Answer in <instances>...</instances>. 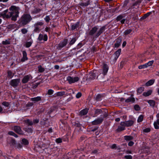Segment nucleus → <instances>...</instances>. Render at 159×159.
<instances>
[{
    "mask_svg": "<svg viewBox=\"0 0 159 159\" xmlns=\"http://www.w3.org/2000/svg\"><path fill=\"white\" fill-rule=\"evenodd\" d=\"M54 68L56 69H58L59 68V66L58 65H55L54 66Z\"/></svg>",
    "mask_w": 159,
    "mask_h": 159,
    "instance_id": "774afa93",
    "label": "nucleus"
},
{
    "mask_svg": "<svg viewBox=\"0 0 159 159\" xmlns=\"http://www.w3.org/2000/svg\"><path fill=\"white\" fill-rule=\"evenodd\" d=\"M154 62L153 61H149L148 63L145 64L146 65V66H147V67H148L151 66L152 65L153 62Z\"/></svg>",
    "mask_w": 159,
    "mask_h": 159,
    "instance_id": "f704fd0d",
    "label": "nucleus"
},
{
    "mask_svg": "<svg viewBox=\"0 0 159 159\" xmlns=\"http://www.w3.org/2000/svg\"><path fill=\"white\" fill-rule=\"evenodd\" d=\"M22 143L24 145H27L29 143L28 140L25 139H22Z\"/></svg>",
    "mask_w": 159,
    "mask_h": 159,
    "instance_id": "4c0bfd02",
    "label": "nucleus"
},
{
    "mask_svg": "<svg viewBox=\"0 0 159 159\" xmlns=\"http://www.w3.org/2000/svg\"><path fill=\"white\" fill-rule=\"evenodd\" d=\"M97 28L96 27H94L89 32V34L91 35H93L94 34H95L97 31Z\"/></svg>",
    "mask_w": 159,
    "mask_h": 159,
    "instance_id": "f3484780",
    "label": "nucleus"
},
{
    "mask_svg": "<svg viewBox=\"0 0 159 159\" xmlns=\"http://www.w3.org/2000/svg\"><path fill=\"white\" fill-rule=\"evenodd\" d=\"M153 125L154 128L156 129H159V119H157L156 121L154 122Z\"/></svg>",
    "mask_w": 159,
    "mask_h": 159,
    "instance_id": "4468645a",
    "label": "nucleus"
},
{
    "mask_svg": "<svg viewBox=\"0 0 159 159\" xmlns=\"http://www.w3.org/2000/svg\"><path fill=\"white\" fill-rule=\"evenodd\" d=\"M148 102L151 106L153 107L155 105V102L153 100H149L148 101Z\"/></svg>",
    "mask_w": 159,
    "mask_h": 159,
    "instance_id": "473e14b6",
    "label": "nucleus"
},
{
    "mask_svg": "<svg viewBox=\"0 0 159 159\" xmlns=\"http://www.w3.org/2000/svg\"><path fill=\"white\" fill-rule=\"evenodd\" d=\"M116 144H114L110 146V148L111 149H114L116 148Z\"/></svg>",
    "mask_w": 159,
    "mask_h": 159,
    "instance_id": "0e129e2a",
    "label": "nucleus"
},
{
    "mask_svg": "<svg viewBox=\"0 0 159 159\" xmlns=\"http://www.w3.org/2000/svg\"><path fill=\"white\" fill-rule=\"evenodd\" d=\"M134 109L137 111L139 110L140 109V108L139 105H136L134 106Z\"/></svg>",
    "mask_w": 159,
    "mask_h": 159,
    "instance_id": "5fc2aeb1",
    "label": "nucleus"
},
{
    "mask_svg": "<svg viewBox=\"0 0 159 159\" xmlns=\"http://www.w3.org/2000/svg\"><path fill=\"white\" fill-rule=\"evenodd\" d=\"M102 111L100 109H97L95 111V113L97 115H99L102 113Z\"/></svg>",
    "mask_w": 159,
    "mask_h": 159,
    "instance_id": "c03bdc74",
    "label": "nucleus"
},
{
    "mask_svg": "<svg viewBox=\"0 0 159 159\" xmlns=\"http://www.w3.org/2000/svg\"><path fill=\"white\" fill-rule=\"evenodd\" d=\"M32 18L30 15H24L20 18V24L25 25L30 22Z\"/></svg>",
    "mask_w": 159,
    "mask_h": 159,
    "instance_id": "f03ea898",
    "label": "nucleus"
},
{
    "mask_svg": "<svg viewBox=\"0 0 159 159\" xmlns=\"http://www.w3.org/2000/svg\"><path fill=\"white\" fill-rule=\"evenodd\" d=\"M2 43L3 44H4V45L9 44L10 43V42L9 40L7 39V40H6L5 41H3L2 42Z\"/></svg>",
    "mask_w": 159,
    "mask_h": 159,
    "instance_id": "e433bc0d",
    "label": "nucleus"
},
{
    "mask_svg": "<svg viewBox=\"0 0 159 159\" xmlns=\"http://www.w3.org/2000/svg\"><path fill=\"white\" fill-rule=\"evenodd\" d=\"M79 24V22H77L75 24L71 25V29L73 30H75L78 27Z\"/></svg>",
    "mask_w": 159,
    "mask_h": 159,
    "instance_id": "5701e85b",
    "label": "nucleus"
},
{
    "mask_svg": "<svg viewBox=\"0 0 159 159\" xmlns=\"http://www.w3.org/2000/svg\"><path fill=\"white\" fill-rule=\"evenodd\" d=\"M134 120H129L124 122H121L120 123V125H124L125 126L129 127L132 126L134 123Z\"/></svg>",
    "mask_w": 159,
    "mask_h": 159,
    "instance_id": "39448f33",
    "label": "nucleus"
},
{
    "mask_svg": "<svg viewBox=\"0 0 159 159\" xmlns=\"http://www.w3.org/2000/svg\"><path fill=\"white\" fill-rule=\"evenodd\" d=\"M125 140L127 141H129L133 139V137L131 136H125L124 137Z\"/></svg>",
    "mask_w": 159,
    "mask_h": 159,
    "instance_id": "c85d7f7f",
    "label": "nucleus"
},
{
    "mask_svg": "<svg viewBox=\"0 0 159 159\" xmlns=\"http://www.w3.org/2000/svg\"><path fill=\"white\" fill-rule=\"evenodd\" d=\"M8 76L10 78H11L13 76L14 74L11 71H8L7 72Z\"/></svg>",
    "mask_w": 159,
    "mask_h": 159,
    "instance_id": "c9c22d12",
    "label": "nucleus"
},
{
    "mask_svg": "<svg viewBox=\"0 0 159 159\" xmlns=\"http://www.w3.org/2000/svg\"><path fill=\"white\" fill-rule=\"evenodd\" d=\"M89 5V3L88 2H85V3H82L80 4V5L82 6H86Z\"/></svg>",
    "mask_w": 159,
    "mask_h": 159,
    "instance_id": "052dcab7",
    "label": "nucleus"
},
{
    "mask_svg": "<svg viewBox=\"0 0 159 159\" xmlns=\"http://www.w3.org/2000/svg\"><path fill=\"white\" fill-rule=\"evenodd\" d=\"M104 29L103 27H102L97 32L96 34V36H98L103 31Z\"/></svg>",
    "mask_w": 159,
    "mask_h": 159,
    "instance_id": "412c9836",
    "label": "nucleus"
},
{
    "mask_svg": "<svg viewBox=\"0 0 159 159\" xmlns=\"http://www.w3.org/2000/svg\"><path fill=\"white\" fill-rule=\"evenodd\" d=\"M20 81L19 79H14L12 80L10 82V84L13 87L17 86Z\"/></svg>",
    "mask_w": 159,
    "mask_h": 159,
    "instance_id": "1a4fd4ad",
    "label": "nucleus"
},
{
    "mask_svg": "<svg viewBox=\"0 0 159 159\" xmlns=\"http://www.w3.org/2000/svg\"><path fill=\"white\" fill-rule=\"evenodd\" d=\"M22 55L23 57L21 60V61L24 62L27 61L28 59V58L27 57V53L25 51H22Z\"/></svg>",
    "mask_w": 159,
    "mask_h": 159,
    "instance_id": "9b49d317",
    "label": "nucleus"
},
{
    "mask_svg": "<svg viewBox=\"0 0 159 159\" xmlns=\"http://www.w3.org/2000/svg\"><path fill=\"white\" fill-rule=\"evenodd\" d=\"M125 158L126 159H132V157L130 155H126L125 156Z\"/></svg>",
    "mask_w": 159,
    "mask_h": 159,
    "instance_id": "864d4df0",
    "label": "nucleus"
},
{
    "mask_svg": "<svg viewBox=\"0 0 159 159\" xmlns=\"http://www.w3.org/2000/svg\"><path fill=\"white\" fill-rule=\"evenodd\" d=\"M54 91L52 89H50L48 90V93L49 95H52Z\"/></svg>",
    "mask_w": 159,
    "mask_h": 159,
    "instance_id": "8fccbe9b",
    "label": "nucleus"
},
{
    "mask_svg": "<svg viewBox=\"0 0 159 159\" xmlns=\"http://www.w3.org/2000/svg\"><path fill=\"white\" fill-rule=\"evenodd\" d=\"M89 75V78L91 80H93L95 79L96 76V75L95 73L93 72L90 73Z\"/></svg>",
    "mask_w": 159,
    "mask_h": 159,
    "instance_id": "4be33fe9",
    "label": "nucleus"
},
{
    "mask_svg": "<svg viewBox=\"0 0 159 159\" xmlns=\"http://www.w3.org/2000/svg\"><path fill=\"white\" fill-rule=\"evenodd\" d=\"M122 18H123L122 16L121 15H120L118 16L116 18V20L117 21H119V20H121L122 19Z\"/></svg>",
    "mask_w": 159,
    "mask_h": 159,
    "instance_id": "603ef678",
    "label": "nucleus"
},
{
    "mask_svg": "<svg viewBox=\"0 0 159 159\" xmlns=\"http://www.w3.org/2000/svg\"><path fill=\"white\" fill-rule=\"evenodd\" d=\"M146 68H147V66H146L145 64L143 65H140L138 67V68L139 69H144Z\"/></svg>",
    "mask_w": 159,
    "mask_h": 159,
    "instance_id": "a19ab883",
    "label": "nucleus"
},
{
    "mask_svg": "<svg viewBox=\"0 0 159 159\" xmlns=\"http://www.w3.org/2000/svg\"><path fill=\"white\" fill-rule=\"evenodd\" d=\"M150 131V129L149 128L145 129L143 130V131L146 133L149 132Z\"/></svg>",
    "mask_w": 159,
    "mask_h": 159,
    "instance_id": "680f3d73",
    "label": "nucleus"
},
{
    "mask_svg": "<svg viewBox=\"0 0 159 159\" xmlns=\"http://www.w3.org/2000/svg\"><path fill=\"white\" fill-rule=\"evenodd\" d=\"M2 104L6 107H8L10 105L9 103L6 102H3L2 103Z\"/></svg>",
    "mask_w": 159,
    "mask_h": 159,
    "instance_id": "ea45409f",
    "label": "nucleus"
},
{
    "mask_svg": "<svg viewBox=\"0 0 159 159\" xmlns=\"http://www.w3.org/2000/svg\"><path fill=\"white\" fill-rule=\"evenodd\" d=\"M43 39L44 41H47L48 39V36L46 34H45L43 36Z\"/></svg>",
    "mask_w": 159,
    "mask_h": 159,
    "instance_id": "13d9d810",
    "label": "nucleus"
},
{
    "mask_svg": "<svg viewBox=\"0 0 159 159\" xmlns=\"http://www.w3.org/2000/svg\"><path fill=\"white\" fill-rule=\"evenodd\" d=\"M16 143V141L14 139H12L11 140V143L12 145H14Z\"/></svg>",
    "mask_w": 159,
    "mask_h": 159,
    "instance_id": "e2e57ef3",
    "label": "nucleus"
},
{
    "mask_svg": "<svg viewBox=\"0 0 159 159\" xmlns=\"http://www.w3.org/2000/svg\"><path fill=\"white\" fill-rule=\"evenodd\" d=\"M144 118V116L142 115H140L138 117L137 119L138 123L141 122L143 121Z\"/></svg>",
    "mask_w": 159,
    "mask_h": 159,
    "instance_id": "bb28decb",
    "label": "nucleus"
},
{
    "mask_svg": "<svg viewBox=\"0 0 159 159\" xmlns=\"http://www.w3.org/2000/svg\"><path fill=\"white\" fill-rule=\"evenodd\" d=\"M20 8L18 7L12 6L9 8V11L8 14L7 13V18H9L11 17V19L14 21L17 20V18L19 16Z\"/></svg>",
    "mask_w": 159,
    "mask_h": 159,
    "instance_id": "f257e3e1",
    "label": "nucleus"
},
{
    "mask_svg": "<svg viewBox=\"0 0 159 159\" xmlns=\"http://www.w3.org/2000/svg\"><path fill=\"white\" fill-rule=\"evenodd\" d=\"M8 11V10L7 9L0 13V17H2L4 18H7V13Z\"/></svg>",
    "mask_w": 159,
    "mask_h": 159,
    "instance_id": "ddd939ff",
    "label": "nucleus"
},
{
    "mask_svg": "<svg viewBox=\"0 0 159 159\" xmlns=\"http://www.w3.org/2000/svg\"><path fill=\"white\" fill-rule=\"evenodd\" d=\"M144 90V88L140 87L137 90V92L138 94H140Z\"/></svg>",
    "mask_w": 159,
    "mask_h": 159,
    "instance_id": "7c9ffc66",
    "label": "nucleus"
},
{
    "mask_svg": "<svg viewBox=\"0 0 159 159\" xmlns=\"http://www.w3.org/2000/svg\"><path fill=\"white\" fill-rule=\"evenodd\" d=\"M76 41V39L75 38H73L70 42V45H73L75 42Z\"/></svg>",
    "mask_w": 159,
    "mask_h": 159,
    "instance_id": "79ce46f5",
    "label": "nucleus"
},
{
    "mask_svg": "<svg viewBox=\"0 0 159 159\" xmlns=\"http://www.w3.org/2000/svg\"><path fill=\"white\" fill-rule=\"evenodd\" d=\"M102 119L101 118H98L92 121V124L93 125H97L102 123Z\"/></svg>",
    "mask_w": 159,
    "mask_h": 159,
    "instance_id": "f8f14e48",
    "label": "nucleus"
},
{
    "mask_svg": "<svg viewBox=\"0 0 159 159\" xmlns=\"http://www.w3.org/2000/svg\"><path fill=\"white\" fill-rule=\"evenodd\" d=\"M135 101L134 98L132 96L130 97L125 100V102H131L133 103Z\"/></svg>",
    "mask_w": 159,
    "mask_h": 159,
    "instance_id": "2eb2a0df",
    "label": "nucleus"
},
{
    "mask_svg": "<svg viewBox=\"0 0 159 159\" xmlns=\"http://www.w3.org/2000/svg\"><path fill=\"white\" fill-rule=\"evenodd\" d=\"M32 43L33 42L31 41L26 42L25 43V47L26 48H29L31 45Z\"/></svg>",
    "mask_w": 159,
    "mask_h": 159,
    "instance_id": "2f4dec72",
    "label": "nucleus"
},
{
    "mask_svg": "<svg viewBox=\"0 0 159 159\" xmlns=\"http://www.w3.org/2000/svg\"><path fill=\"white\" fill-rule=\"evenodd\" d=\"M32 78V77L30 75H26L23 77L22 80V82L23 83H26L29 81L30 79Z\"/></svg>",
    "mask_w": 159,
    "mask_h": 159,
    "instance_id": "9d476101",
    "label": "nucleus"
},
{
    "mask_svg": "<svg viewBox=\"0 0 159 159\" xmlns=\"http://www.w3.org/2000/svg\"><path fill=\"white\" fill-rule=\"evenodd\" d=\"M150 13H151V12H150L147 13L144 15V16L143 17V18H146L147 17H148V16H149L150 15Z\"/></svg>",
    "mask_w": 159,
    "mask_h": 159,
    "instance_id": "bf43d9fd",
    "label": "nucleus"
},
{
    "mask_svg": "<svg viewBox=\"0 0 159 159\" xmlns=\"http://www.w3.org/2000/svg\"><path fill=\"white\" fill-rule=\"evenodd\" d=\"M132 31V30L130 29L126 30L124 32L125 34L126 35L130 34Z\"/></svg>",
    "mask_w": 159,
    "mask_h": 159,
    "instance_id": "37998d69",
    "label": "nucleus"
},
{
    "mask_svg": "<svg viewBox=\"0 0 159 159\" xmlns=\"http://www.w3.org/2000/svg\"><path fill=\"white\" fill-rule=\"evenodd\" d=\"M102 97V95L100 94H98L96 96V98L97 100H100Z\"/></svg>",
    "mask_w": 159,
    "mask_h": 159,
    "instance_id": "58836bf2",
    "label": "nucleus"
},
{
    "mask_svg": "<svg viewBox=\"0 0 159 159\" xmlns=\"http://www.w3.org/2000/svg\"><path fill=\"white\" fill-rule=\"evenodd\" d=\"M66 80L70 84H71L78 81L79 80V78L77 76L72 77L68 76L67 77Z\"/></svg>",
    "mask_w": 159,
    "mask_h": 159,
    "instance_id": "20e7f679",
    "label": "nucleus"
},
{
    "mask_svg": "<svg viewBox=\"0 0 159 159\" xmlns=\"http://www.w3.org/2000/svg\"><path fill=\"white\" fill-rule=\"evenodd\" d=\"M27 30L26 29L24 28L21 30V32L23 34H25L27 32Z\"/></svg>",
    "mask_w": 159,
    "mask_h": 159,
    "instance_id": "de8ad7c7",
    "label": "nucleus"
},
{
    "mask_svg": "<svg viewBox=\"0 0 159 159\" xmlns=\"http://www.w3.org/2000/svg\"><path fill=\"white\" fill-rule=\"evenodd\" d=\"M56 141L57 143H59L62 142V140L61 138H59L56 140Z\"/></svg>",
    "mask_w": 159,
    "mask_h": 159,
    "instance_id": "4d7b16f0",
    "label": "nucleus"
},
{
    "mask_svg": "<svg viewBox=\"0 0 159 159\" xmlns=\"http://www.w3.org/2000/svg\"><path fill=\"white\" fill-rule=\"evenodd\" d=\"M13 129L16 133L20 134H23L24 133L23 131H22L20 127L18 126H15L13 128Z\"/></svg>",
    "mask_w": 159,
    "mask_h": 159,
    "instance_id": "6e6552de",
    "label": "nucleus"
},
{
    "mask_svg": "<svg viewBox=\"0 0 159 159\" xmlns=\"http://www.w3.org/2000/svg\"><path fill=\"white\" fill-rule=\"evenodd\" d=\"M39 120L38 119L34 120L33 121V122L34 123H37L39 122Z\"/></svg>",
    "mask_w": 159,
    "mask_h": 159,
    "instance_id": "338daca9",
    "label": "nucleus"
},
{
    "mask_svg": "<svg viewBox=\"0 0 159 159\" xmlns=\"http://www.w3.org/2000/svg\"><path fill=\"white\" fill-rule=\"evenodd\" d=\"M88 112V110L87 109H84L80 111V114L82 115H85L87 114Z\"/></svg>",
    "mask_w": 159,
    "mask_h": 159,
    "instance_id": "393cba45",
    "label": "nucleus"
},
{
    "mask_svg": "<svg viewBox=\"0 0 159 159\" xmlns=\"http://www.w3.org/2000/svg\"><path fill=\"white\" fill-rule=\"evenodd\" d=\"M125 126L124 125H120V126H119L117 129V131H120L124 130L125 129Z\"/></svg>",
    "mask_w": 159,
    "mask_h": 159,
    "instance_id": "a878e982",
    "label": "nucleus"
},
{
    "mask_svg": "<svg viewBox=\"0 0 159 159\" xmlns=\"http://www.w3.org/2000/svg\"><path fill=\"white\" fill-rule=\"evenodd\" d=\"M41 11V10L39 8H35L32 11V12L33 14L37 13Z\"/></svg>",
    "mask_w": 159,
    "mask_h": 159,
    "instance_id": "c756f323",
    "label": "nucleus"
},
{
    "mask_svg": "<svg viewBox=\"0 0 159 159\" xmlns=\"http://www.w3.org/2000/svg\"><path fill=\"white\" fill-rule=\"evenodd\" d=\"M108 69L107 65L105 64H104L103 65V72L102 73L104 75H105L107 73Z\"/></svg>",
    "mask_w": 159,
    "mask_h": 159,
    "instance_id": "dca6fc26",
    "label": "nucleus"
},
{
    "mask_svg": "<svg viewBox=\"0 0 159 159\" xmlns=\"http://www.w3.org/2000/svg\"><path fill=\"white\" fill-rule=\"evenodd\" d=\"M154 80H151L148 81L146 84V85L147 86H149L152 85L154 82Z\"/></svg>",
    "mask_w": 159,
    "mask_h": 159,
    "instance_id": "b1692460",
    "label": "nucleus"
},
{
    "mask_svg": "<svg viewBox=\"0 0 159 159\" xmlns=\"http://www.w3.org/2000/svg\"><path fill=\"white\" fill-rule=\"evenodd\" d=\"M81 93L80 92L78 93L76 95V97L77 98H79L81 96Z\"/></svg>",
    "mask_w": 159,
    "mask_h": 159,
    "instance_id": "6e6d98bb",
    "label": "nucleus"
},
{
    "mask_svg": "<svg viewBox=\"0 0 159 159\" xmlns=\"http://www.w3.org/2000/svg\"><path fill=\"white\" fill-rule=\"evenodd\" d=\"M39 71L40 72H42L44 71V68L42 67L41 66L38 67Z\"/></svg>",
    "mask_w": 159,
    "mask_h": 159,
    "instance_id": "a18cd8bd",
    "label": "nucleus"
},
{
    "mask_svg": "<svg viewBox=\"0 0 159 159\" xmlns=\"http://www.w3.org/2000/svg\"><path fill=\"white\" fill-rule=\"evenodd\" d=\"M134 144V143L132 141H130L128 144V145L129 146H132Z\"/></svg>",
    "mask_w": 159,
    "mask_h": 159,
    "instance_id": "69168bd1",
    "label": "nucleus"
},
{
    "mask_svg": "<svg viewBox=\"0 0 159 159\" xmlns=\"http://www.w3.org/2000/svg\"><path fill=\"white\" fill-rule=\"evenodd\" d=\"M68 42V40L66 39H65L63 41L61 42L60 43L57 45V48L59 49H61L65 46Z\"/></svg>",
    "mask_w": 159,
    "mask_h": 159,
    "instance_id": "0eeeda50",
    "label": "nucleus"
},
{
    "mask_svg": "<svg viewBox=\"0 0 159 159\" xmlns=\"http://www.w3.org/2000/svg\"><path fill=\"white\" fill-rule=\"evenodd\" d=\"M25 122L27 123L29 125H30L33 124V123L32 121L30 120H25Z\"/></svg>",
    "mask_w": 159,
    "mask_h": 159,
    "instance_id": "3c124183",
    "label": "nucleus"
},
{
    "mask_svg": "<svg viewBox=\"0 0 159 159\" xmlns=\"http://www.w3.org/2000/svg\"><path fill=\"white\" fill-rule=\"evenodd\" d=\"M121 42V40L120 39H116V42L114 46L115 48H118L120 45Z\"/></svg>",
    "mask_w": 159,
    "mask_h": 159,
    "instance_id": "a211bd4d",
    "label": "nucleus"
},
{
    "mask_svg": "<svg viewBox=\"0 0 159 159\" xmlns=\"http://www.w3.org/2000/svg\"><path fill=\"white\" fill-rule=\"evenodd\" d=\"M8 134L10 135L13 136L15 137H17L18 136L17 134H15L14 132L12 131H9L8 132Z\"/></svg>",
    "mask_w": 159,
    "mask_h": 159,
    "instance_id": "72a5a7b5",
    "label": "nucleus"
},
{
    "mask_svg": "<svg viewBox=\"0 0 159 159\" xmlns=\"http://www.w3.org/2000/svg\"><path fill=\"white\" fill-rule=\"evenodd\" d=\"M41 99V97L38 96L35 98H30L31 101L34 102H38Z\"/></svg>",
    "mask_w": 159,
    "mask_h": 159,
    "instance_id": "aec40b11",
    "label": "nucleus"
},
{
    "mask_svg": "<svg viewBox=\"0 0 159 159\" xmlns=\"http://www.w3.org/2000/svg\"><path fill=\"white\" fill-rule=\"evenodd\" d=\"M152 90H150L147 92H144L143 94V95L145 97H147L150 95L152 94Z\"/></svg>",
    "mask_w": 159,
    "mask_h": 159,
    "instance_id": "6ab92c4d",
    "label": "nucleus"
},
{
    "mask_svg": "<svg viewBox=\"0 0 159 159\" xmlns=\"http://www.w3.org/2000/svg\"><path fill=\"white\" fill-rule=\"evenodd\" d=\"M43 24V22L38 21L35 23L34 25V32L39 33L40 31V26H42Z\"/></svg>",
    "mask_w": 159,
    "mask_h": 159,
    "instance_id": "7ed1b4c3",
    "label": "nucleus"
},
{
    "mask_svg": "<svg viewBox=\"0 0 159 159\" xmlns=\"http://www.w3.org/2000/svg\"><path fill=\"white\" fill-rule=\"evenodd\" d=\"M121 52V49H118L116 52L112 55L111 58V59L114 61H116L119 57Z\"/></svg>",
    "mask_w": 159,
    "mask_h": 159,
    "instance_id": "423d86ee",
    "label": "nucleus"
},
{
    "mask_svg": "<svg viewBox=\"0 0 159 159\" xmlns=\"http://www.w3.org/2000/svg\"><path fill=\"white\" fill-rule=\"evenodd\" d=\"M44 20L46 22H48L50 20V19L49 16H46L44 18Z\"/></svg>",
    "mask_w": 159,
    "mask_h": 159,
    "instance_id": "09e8293b",
    "label": "nucleus"
},
{
    "mask_svg": "<svg viewBox=\"0 0 159 159\" xmlns=\"http://www.w3.org/2000/svg\"><path fill=\"white\" fill-rule=\"evenodd\" d=\"M66 93L64 91L59 92L56 93L57 96H62L65 94Z\"/></svg>",
    "mask_w": 159,
    "mask_h": 159,
    "instance_id": "cd10ccee",
    "label": "nucleus"
},
{
    "mask_svg": "<svg viewBox=\"0 0 159 159\" xmlns=\"http://www.w3.org/2000/svg\"><path fill=\"white\" fill-rule=\"evenodd\" d=\"M43 36L42 34H40L39 35L38 39L39 41H41L43 39Z\"/></svg>",
    "mask_w": 159,
    "mask_h": 159,
    "instance_id": "49530a36",
    "label": "nucleus"
}]
</instances>
